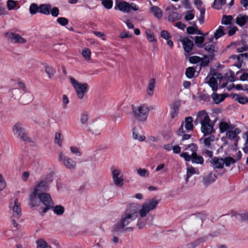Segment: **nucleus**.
Masks as SVG:
<instances>
[{"label": "nucleus", "mask_w": 248, "mask_h": 248, "mask_svg": "<svg viewBox=\"0 0 248 248\" xmlns=\"http://www.w3.org/2000/svg\"><path fill=\"white\" fill-rule=\"evenodd\" d=\"M158 202H144L142 205L137 202H131L127 207L124 213L122 216L120 222L117 223L118 228L123 231H132L131 227L125 228L131 221L139 216L145 217L152 210L155 209Z\"/></svg>", "instance_id": "f257e3e1"}, {"label": "nucleus", "mask_w": 248, "mask_h": 248, "mask_svg": "<svg viewBox=\"0 0 248 248\" xmlns=\"http://www.w3.org/2000/svg\"><path fill=\"white\" fill-rule=\"evenodd\" d=\"M194 123L196 124H201V130L204 136L210 135L215 132L214 128V124L211 123L208 113L204 110L198 112Z\"/></svg>", "instance_id": "f03ea898"}, {"label": "nucleus", "mask_w": 248, "mask_h": 248, "mask_svg": "<svg viewBox=\"0 0 248 248\" xmlns=\"http://www.w3.org/2000/svg\"><path fill=\"white\" fill-rule=\"evenodd\" d=\"M50 202H30L29 205L31 207H36L35 209L39 212L41 215H43L49 209L51 208V206L48 204ZM53 211L57 215H62L64 211V208L62 205H56L55 207H52Z\"/></svg>", "instance_id": "7ed1b4c3"}, {"label": "nucleus", "mask_w": 248, "mask_h": 248, "mask_svg": "<svg viewBox=\"0 0 248 248\" xmlns=\"http://www.w3.org/2000/svg\"><path fill=\"white\" fill-rule=\"evenodd\" d=\"M132 109L135 119L140 122L146 121L149 110L147 105L145 104L140 106L132 105Z\"/></svg>", "instance_id": "20e7f679"}, {"label": "nucleus", "mask_w": 248, "mask_h": 248, "mask_svg": "<svg viewBox=\"0 0 248 248\" xmlns=\"http://www.w3.org/2000/svg\"><path fill=\"white\" fill-rule=\"evenodd\" d=\"M49 189L48 182L46 180H41L39 181L33 190L29 195V198L31 202H34L36 200L38 193L45 192Z\"/></svg>", "instance_id": "39448f33"}, {"label": "nucleus", "mask_w": 248, "mask_h": 248, "mask_svg": "<svg viewBox=\"0 0 248 248\" xmlns=\"http://www.w3.org/2000/svg\"><path fill=\"white\" fill-rule=\"evenodd\" d=\"M12 131L14 135L21 141L25 142L31 141V139L28 136L21 123H17L15 124L13 126Z\"/></svg>", "instance_id": "423d86ee"}, {"label": "nucleus", "mask_w": 248, "mask_h": 248, "mask_svg": "<svg viewBox=\"0 0 248 248\" xmlns=\"http://www.w3.org/2000/svg\"><path fill=\"white\" fill-rule=\"evenodd\" d=\"M70 80L76 91L78 97L80 99H82L84 97V94L87 91L88 84L87 83H80L73 77L70 78Z\"/></svg>", "instance_id": "0eeeda50"}, {"label": "nucleus", "mask_w": 248, "mask_h": 248, "mask_svg": "<svg viewBox=\"0 0 248 248\" xmlns=\"http://www.w3.org/2000/svg\"><path fill=\"white\" fill-rule=\"evenodd\" d=\"M206 79H208L207 83L214 92L218 89L217 79L221 80L222 79V74L218 72H214L211 76H208Z\"/></svg>", "instance_id": "6e6552de"}, {"label": "nucleus", "mask_w": 248, "mask_h": 248, "mask_svg": "<svg viewBox=\"0 0 248 248\" xmlns=\"http://www.w3.org/2000/svg\"><path fill=\"white\" fill-rule=\"evenodd\" d=\"M112 176L115 185L118 187H122L124 185V179L121 174V171L119 169H115L113 170Z\"/></svg>", "instance_id": "1a4fd4ad"}, {"label": "nucleus", "mask_w": 248, "mask_h": 248, "mask_svg": "<svg viewBox=\"0 0 248 248\" xmlns=\"http://www.w3.org/2000/svg\"><path fill=\"white\" fill-rule=\"evenodd\" d=\"M59 160L62 161L64 166L68 169L75 168L76 162L70 157L64 155L62 152H60L59 155Z\"/></svg>", "instance_id": "9d476101"}, {"label": "nucleus", "mask_w": 248, "mask_h": 248, "mask_svg": "<svg viewBox=\"0 0 248 248\" xmlns=\"http://www.w3.org/2000/svg\"><path fill=\"white\" fill-rule=\"evenodd\" d=\"M5 36L7 37L11 42L14 43L25 44L26 43L27 40L23 38L21 35L17 33L14 32L5 33Z\"/></svg>", "instance_id": "9b49d317"}, {"label": "nucleus", "mask_w": 248, "mask_h": 248, "mask_svg": "<svg viewBox=\"0 0 248 248\" xmlns=\"http://www.w3.org/2000/svg\"><path fill=\"white\" fill-rule=\"evenodd\" d=\"M9 208L12 210V218L18 219L22 216L20 202H10Z\"/></svg>", "instance_id": "f8f14e48"}, {"label": "nucleus", "mask_w": 248, "mask_h": 248, "mask_svg": "<svg viewBox=\"0 0 248 248\" xmlns=\"http://www.w3.org/2000/svg\"><path fill=\"white\" fill-rule=\"evenodd\" d=\"M241 132L239 128H234L232 130H228L226 133V138L231 140L235 141V145L238 144L240 137L238 136Z\"/></svg>", "instance_id": "ddd939ff"}, {"label": "nucleus", "mask_w": 248, "mask_h": 248, "mask_svg": "<svg viewBox=\"0 0 248 248\" xmlns=\"http://www.w3.org/2000/svg\"><path fill=\"white\" fill-rule=\"evenodd\" d=\"M184 49L186 53H190L193 49V43L188 37H185L180 39Z\"/></svg>", "instance_id": "4468645a"}, {"label": "nucleus", "mask_w": 248, "mask_h": 248, "mask_svg": "<svg viewBox=\"0 0 248 248\" xmlns=\"http://www.w3.org/2000/svg\"><path fill=\"white\" fill-rule=\"evenodd\" d=\"M218 127L220 133H224L228 130H232L235 127V125L231 124L229 121L226 122L225 121H221L218 124Z\"/></svg>", "instance_id": "2eb2a0df"}, {"label": "nucleus", "mask_w": 248, "mask_h": 248, "mask_svg": "<svg viewBox=\"0 0 248 248\" xmlns=\"http://www.w3.org/2000/svg\"><path fill=\"white\" fill-rule=\"evenodd\" d=\"M211 163L214 168L222 169L224 166L223 159L217 157H213Z\"/></svg>", "instance_id": "dca6fc26"}, {"label": "nucleus", "mask_w": 248, "mask_h": 248, "mask_svg": "<svg viewBox=\"0 0 248 248\" xmlns=\"http://www.w3.org/2000/svg\"><path fill=\"white\" fill-rule=\"evenodd\" d=\"M116 5L119 10L124 13H129L130 12L129 3L126 1L117 2Z\"/></svg>", "instance_id": "f3484780"}, {"label": "nucleus", "mask_w": 248, "mask_h": 248, "mask_svg": "<svg viewBox=\"0 0 248 248\" xmlns=\"http://www.w3.org/2000/svg\"><path fill=\"white\" fill-rule=\"evenodd\" d=\"M51 6L49 4H42L39 6V13L46 15L50 14Z\"/></svg>", "instance_id": "a211bd4d"}, {"label": "nucleus", "mask_w": 248, "mask_h": 248, "mask_svg": "<svg viewBox=\"0 0 248 248\" xmlns=\"http://www.w3.org/2000/svg\"><path fill=\"white\" fill-rule=\"evenodd\" d=\"M150 10L155 17L158 19L161 18L162 16V11L159 7L156 6H153L150 8Z\"/></svg>", "instance_id": "6ab92c4d"}, {"label": "nucleus", "mask_w": 248, "mask_h": 248, "mask_svg": "<svg viewBox=\"0 0 248 248\" xmlns=\"http://www.w3.org/2000/svg\"><path fill=\"white\" fill-rule=\"evenodd\" d=\"M231 96L238 102L242 104H245L248 103V98L238 94L232 93Z\"/></svg>", "instance_id": "aec40b11"}, {"label": "nucleus", "mask_w": 248, "mask_h": 248, "mask_svg": "<svg viewBox=\"0 0 248 248\" xmlns=\"http://www.w3.org/2000/svg\"><path fill=\"white\" fill-rule=\"evenodd\" d=\"M37 197L40 202H52V198L50 195L46 192L38 193Z\"/></svg>", "instance_id": "412c9836"}, {"label": "nucleus", "mask_w": 248, "mask_h": 248, "mask_svg": "<svg viewBox=\"0 0 248 248\" xmlns=\"http://www.w3.org/2000/svg\"><path fill=\"white\" fill-rule=\"evenodd\" d=\"M155 79L154 78L150 79L147 90V93L150 96H152L154 94V90L155 87Z\"/></svg>", "instance_id": "4be33fe9"}, {"label": "nucleus", "mask_w": 248, "mask_h": 248, "mask_svg": "<svg viewBox=\"0 0 248 248\" xmlns=\"http://www.w3.org/2000/svg\"><path fill=\"white\" fill-rule=\"evenodd\" d=\"M248 20V16L246 15H239L236 18V23L240 26L244 25Z\"/></svg>", "instance_id": "5701e85b"}, {"label": "nucleus", "mask_w": 248, "mask_h": 248, "mask_svg": "<svg viewBox=\"0 0 248 248\" xmlns=\"http://www.w3.org/2000/svg\"><path fill=\"white\" fill-rule=\"evenodd\" d=\"M192 163L202 165L204 162L203 157L200 155H198L197 153L195 154H192Z\"/></svg>", "instance_id": "b1692460"}, {"label": "nucleus", "mask_w": 248, "mask_h": 248, "mask_svg": "<svg viewBox=\"0 0 248 248\" xmlns=\"http://www.w3.org/2000/svg\"><path fill=\"white\" fill-rule=\"evenodd\" d=\"M193 120L192 117L188 116L185 118V128L188 130L192 131L193 129Z\"/></svg>", "instance_id": "393cba45"}, {"label": "nucleus", "mask_w": 248, "mask_h": 248, "mask_svg": "<svg viewBox=\"0 0 248 248\" xmlns=\"http://www.w3.org/2000/svg\"><path fill=\"white\" fill-rule=\"evenodd\" d=\"M211 97L216 104H219L224 100L225 96L223 94H218L213 93L211 95Z\"/></svg>", "instance_id": "a878e982"}, {"label": "nucleus", "mask_w": 248, "mask_h": 248, "mask_svg": "<svg viewBox=\"0 0 248 248\" xmlns=\"http://www.w3.org/2000/svg\"><path fill=\"white\" fill-rule=\"evenodd\" d=\"M216 179L217 177L215 175H213L212 173H210L203 178V183L205 185H208L213 183Z\"/></svg>", "instance_id": "bb28decb"}, {"label": "nucleus", "mask_w": 248, "mask_h": 248, "mask_svg": "<svg viewBox=\"0 0 248 248\" xmlns=\"http://www.w3.org/2000/svg\"><path fill=\"white\" fill-rule=\"evenodd\" d=\"M37 248H52L43 239H39L36 241Z\"/></svg>", "instance_id": "cd10ccee"}, {"label": "nucleus", "mask_w": 248, "mask_h": 248, "mask_svg": "<svg viewBox=\"0 0 248 248\" xmlns=\"http://www.w3.org/2000/svg\"><path fill=\"white\" fill-rule=\"evenodd\" d=\"M233 17L232 16L223 15L221 19V24L226 25H230L232 24Z\"/></svg>", "instance_id": "c85d7f7f"}, {"label": "nucleus", "mask_w": 248, "mask_h": 248, "mask_svg": "<svg viewBox=\"0 0 248 248\" xmlns=\"http://www.w3.org/2000/svg\"><path fill=\"white\" fill-rule=\"evenodd\" d=\"M224 27L222 26H219L218 28L216 30L214 33V37L216 39H218L221 36L225 34L224 32Z\"/></svg>", "instance_id": "c756f323"}, {"label": "nucleus", "mask_w": 248, "mask_h": 248, "mask_svg": "<svg viewBox=\"0 0 248 248\" xmlns=\"http://www.w3.org/2000/svg\"><path fill=\"white\" fill-rule=\"evenodd\" d=\"M225 3V0H215L212 7L216 9L220 10Z\"/></svg>", "instance_id": "7c9ffc66"}, {"label": "nucleus", "mask_w": 248, "mask_h": 248, "mask_svg": "<svg viewBox=\"0 0 248 248\" xmlns=\"http://www.w3.org/2000/svg\"><path fill=\"white\" fill-rule=\"evenodd\" d=\"M235 218L241 221L248 220V212H246L242 214L236 213L234 215Z\"/></svg>", "instance_id": "2f4dec72"}, {"label": "nucleus", "mask_w": 248, "mask_h": 248, "mask_svg": "<svg viewBox=\"0 0 248 248\" xmlns=\"http://www.w3.org/2000/svg\"><path fill=\"white\" fill-rule=\"evenodd\" d=\"M204 41V38L203 36H195V43L196 46L200 48L203 47V43Z\"/></svg>", "instance_id": "473e14b6"}, {"label": "nucleus", "mask_w": 248, "mask_h": 248, "mask_svg": "<svg viewBox=\"0 0 248 248\" xmlns=\"http://www.w3.org/2000/svg\"><path fill=\"white\" fill-rule=\"evenodd\" d=\"M63 140V137L62 136V134L60 133H56L55 134V143L57 144L58 146L60 147H62V142Z\"/></svg>", "instance_id": "72a5a7b5"}, {"label": "nucleus", "mask_w": 248, "mask_h": 248, "mask_svg": "<svg viewBox=\"0 0 248 248\" xmlns=\"http://www.w3.org/2000/svg\"><path fill=\"white\" fill-rule=\"evenodd\" d=\"M133 137L134 139L139 140L140 141L144 140L145 139L144 136L139 135L138 131L136 129V128L135 127L133 128Z\"/></svg>", "instance_id": "f704fd0d"}, {"label": "nucleus", "mask_w": 248, "mask_h": 248, "mask_svg": "<svg viewBox=\"0 0 248 248\" xmlns=\"http://www.w3.org/2000/svg\"><path fill=\"white\" fill-rule=\"evenodd\" d=\"M45 71L48 75V78H51L55 74L56 70L52 67L46 65L45 66Z\"/></svg>", "instance_id": "c9c22d12"}, {"label": "nucleus", "mask_w": 248, "mask_h": 248, "mask_svg": "<svg viewBox=\"0 0 248 248\" xmlns=\"http://www.w3.org/2000/svg\"><path fill=\"white\" fill-rule=\"evenodd\" d=\"M204 49L210 54L209 57L212 59L214 56V52L216 51L215 46L212 44L208 45L205 46Z\"/></svg>", "instance_id": "e433bc0d"}, {"label": "nucleus", "mask_w": 248, "mask_h": 248, "mask_svg": "<svg viewBox=\"0 0 248 248\" xmlns=\"http://www.w3.org/2000/svg\"><path fill=\"white\" fill-rule=\"evenodd\" d=\"M195 73V68L192 67H189L186 68L185 74L188 78H191L194 77Z\"/></svg>", "instance_id": "4c0bfd02"}, {"label": "nucleus", "mask_w": 248, "mask_h": 248, "mask_svg": "<svg viewBox=\"0 0 248 248\" xmlns=\"http://www.w3.org/2000/svg\"><path fill=\"white\" fill-rule=\"evenodd\" d=\"M147 223V219L143 218V217H140L138 218L137 226L139 229H141L144 227Z\"/></svg>", "instance_id": "58836bf2"}, {"label": "nucleus", "mask_w": 248, "mask_h": 248, "mask_svg": "<svg viewBox=\"0 0 248 248\" xmlns=\"http://www.w3.org/2000/svg\"><path fill=\"white\" fill-rule=\"evenodd\" d=\"M215 140V136H211L210 137L205 138L203 140V143L205 148H209L211 145V142Z\"/></svg>", "instance_id": "ea45409f"}, {"label": "nucleus", "mask_w": 248, "mask_h": 248, "mask_svg": "<svg viewBox=\"0 0 248 248\" xmlns=\"http://www.w3.org/2000/svg\"><path fill=\"white\" fill-rule=\"evenodd\" d=\"M236 162V160L230 156L226 157L223 159L224 165L226 167H229L231 164H234Z\"/></svg>", "instance_id": "a19ab883"}, {"label": "nucleus", "mask_w": 248, "mask_h": 248, "mask_svg": "<svg viewBox=\"0 0 248 248\" xmlns=\"http://www.w3.org/2000/svg\"><path fill=\"white\" fill-rule=\"evenodd\" d=\"M82 55L86 60H90L91 59V52L89 48H85L83 49Z\"/></svg>", "instance_id": "79ce46f5"}, {"label": "nucleus", "mask_w": 248, "mask_h": 248, "mask_svg": "<svg viewBox=\"0 0 248 248\" xmlns=\"http://www.w3.org/2000/svg\"><path fill=\"white\" fill-rule=\"evenodd\" d=\"M190 149L192 154H195L197 153L198 150V147L197 145L195 143H191L187 146H186L185 148V150H187L188 149Z\"/></svg>", "instance_id": "37998d69"}, {"label": "nucleus", "mask_w": 248, "mask_h": 248, "mask_svg": "<svg viewBox=\"0 0 248 248\" xmlns=\"http://www.w3.org/2000/svg\"><path fill=\"white\" fill-rule=\"evenodd\" d=\"M138 174L141 177H148L149 176L148 171L145 169L139 168L137 170Z\"/></svg>", "instance_id": "c03bdc74"}, {"label": "nucleus", "mask_w": 248, "mask_h": 248, "mask_svg": "<svg viewBox=\"0 0 248 248\" xmlns=\"http://www.w3.org/2000/svg\"><path fill=\"white\" fill-rule=\"evenodd\" d=\"M102 4L105 8L110 9L112 7L113 1L112 0H103L102 1Z\"/></svg>", "instance_id": "a18cd8bd"}, {"label": "nucleus", "mask_w": 248, "mask_h": 248, "mask_svg": "<svg viewBox=\"0 0 248 248\" xmlns=\"http://www.w3.org/2000/svg\"><path fill=\"white\" fill-rule=\"evenodd\" d=\"M30 12L31 15L35 14L39 12V6L36 3H32L30 7Z\"/></svg>", "instance_id": "49530a36"}, {"label": "nucleus", "mask_w": 248, "mask_h": 248, "mask_svg": "<svg viewBox=\"0 0 248 248\" xmlns=\"http://www.w3.org/2000/svg\"><path fill=\"white\" fill-rule=\"evenodd\" d=\"M89 120V116L87 112H84L81 114L80 122L82 124H85Z\"/></svg>", "instance_id": "de8ad7c7"}, {"label": "nucleus", "mask_w": 248, "mask_h": 248, "mask_svg": "<svg viewBox=\"0 0 248 248\" xmlns=\"http://www.w3.org/2000/svg\"><path fill=\"white\" fill-rule=\"evenodd\" d=\"M180 18V16L177 12H173L169 16V19L170 21H174Z\"/></svg>", "instance_id": "09e8293b"}, {"label": "nucleus", "mask_w": 248, "mask_h": 248, "mask_svg": "<svg viewBox=\"0 0 248 248\" xmlns=\"http://www.w3.org/2000/svg\"><path fill=\"white\" fill-rule=\"evenodd\" d=\"M57 22L62 26H65L68 24L69 21L67 18L60 17L57 19Z\"/></svg>", "instance_id": "8fccbe9b"}, {"label": "nucleus", "mask_w": 248, "mask_h": 248, "mask_svg": "<svg viewBox=\"0 0 248 248\" xmlns=\"http://www.w3.org/2000/svg\"><path fill=\"white\" fill-rule=\"evenodd\" d=\"M195 173V169L192 167L187 169V174L186 178V182L188 181L189 178Z\"/></svg>", "instance_id": "3c124183"}, {"label": "nucleus", "mask_w": 248, "mask_h": 248, "mask_svg": "<svg viewBox=\"0 0 248 248\" xmlns=\"http://www.w3.org/2000/svg\"><path fill=\"white\" fill-rule=\"evenodd\" d=\"M194 10L188 11L186 12V14L185 16V19L186 21H189L193 19L194 18V14L193 13Z\"/></svg>", "instance_id": "603ef678"}, {"label": "nucleus", "mask_w": 248, "mask_h": 248, "mask_svg": "<svg viewBox=\"0 0 248 248\" xmlns=\"http://www.w3.org/2000/svg\"><path fill=\"white\" fill-rule=\"evenodd\" d=\"M200 61H201V58L197 56H191L189 58V61L191 63H197L200 62Z\"/></svg>", "instance_id": "864d4df0"}, {"label": "nucleus", "mask_w": 248, "mask_h": 248, "mask_svg": "<svg viewBox=\"0 0 248 248\" xmlns=\"http://www.w3.org/2000/svg\"><path fill=\"white\" fill-rule=\"evenodd\" d=\"M146 37L147 39L149 40L150 42H153L155 41V38L154 37V34L151 33V31L150 30L148 29L146 31Z\"/></svg>", "instance_id": "5fc2aeb1"}, {"label": "nucleus", "mask_w": 248, "mask_h": 248, "mask_svg": "<svg viewBox=\"0 0 248 248\" xmlns=\"http://www.w3.org/2000/svg\"><path fill=\"white\" fill-rule=\"evenodd\" d=\"M201 66L205 67L209 62V60L206 56H204V58H201V61L200 62Z\"/></svg>", "instance_id": "6e6d98bb"}, {"label": "nucleus", "mask_w": 248, "mask_h": 248, "mask_svg": "<svg viewBox=\"0 0 248 248\" xmlns=\"http://www.w3.org/2000/svg\"><path fill=\"white\" fill-rule=\"evenodd\" d=\"M204 14L205 9L203 8L200 9V16L199 18V21L201 24H202L204 23Z\"/></svg>", "instance_id": "4d7b16f0"}, {"label": "nucleus", "mask_w": 248, "mask_h": 248, "mask_svg": "<svg viewBox=\"0 0 248 248\" xmlns=\"http://www.w3.org/2000/svg\"><path fill=\"white\" fill-rule=\"evenodd\" d=\"M180 156L183 157L186 161L192 160V154L190 155L187 152H184L181 154Z\"/></svg>", "instance_id": "13d9d810"}, {"label": "nucleus", "mask_w": 248, "mask_h": 248, "mask_svg": "<svg viewBox=\"0 0 248 248\" xmlns=\"http://www.w3.org/2000/svg\"><path fill=\"white\" fill-rule=\"evenodd\" d=\"M199 98L201 100L204 102H209L210 100V97L207 93H201L199 96Z\"/></svg>", "instance_id": "bf43d9fd"}, {"label": "nucleus", "mask_w": 248, "mask_h": 248, "mask_svg": "<svg viewBox=\"0 0 248 248\" xmlns=\"http://www.w3.org/2000/svg\"><path fill=\"white\" fill-rule=\"evenodd\" d=\"M16 5V1H15L13 0H8L7 1V5L8 9L9 10H11L13 9L15 7Z\"/></svg>", "instance_id": "052dcab7"}, {"label": "nucleus", "mask_w": 248, "mask_h": 248, "mask_svg": "<svg viewBox=\"0 0 248 248\" xmlns=\"http://www.w3.org/2000/svg\"><path fill=\"white\" fill-rule=\"evenodd\" d=\"M50 13H51L53 16L57 17L59 15V10L56 7H54L52 8H51Z\"/></svg>", "instance_id": "680f3d73"}, {"label": "nucleus", "mask_w": 248, "mask_h": 248, "mask_svg": "<svg viewBox=\"0 0 248 248\" xmlns=\"http://www.w3.org/2000/svg\"><path fill=\"white\" fill-rule=\"evenodd\" d=\"M161 36L163 38L168 40L171 37V36L169 32L166 30H163L161 32Z\"/></svg>", "instance_id": "e2e57ef3"}, {"label": "nucleus", "mask_w": 248, "mask_h": 248, "mask_svg": "<svg viewBox=\"0 0 248 248\" xmlns=\"http://www.w3.org/2000/svg\"><path fill=\"white\" fill-rule=\"evenodd\" d=\"M202 154L203 155H204L206 156H208L210 158L212 157L213 155V152L211 151H209L207 149H202Z\"/></svg>", "instance_id": "0e129e2a"}, {"label": "nucleus", "mask_w": 248, "mask_h": 248, "mask_svg": "<svg viewBox=\"0 0 248 248\" xmlns=\"http://www.w3.org/2000/svg\"><path fill=\"white\" fill-rule=\"evenodd\" d=\"M70 151L72 153L76 154L77 155L80 156L81 153L79 150V149L76 146H71L70 147Z\"/></svg>", "instance_id": "69168bd1"}, {"label": "nucleus", "mask_w": 248, "mask_h": 248, "mask_svg": "<svg viewBox=\"0 0 248 248\" xmlns=\"http://www.w3.org/2000/svg\"><path fill=\"white\" fill-rule=\"evenodd\" d=\"M196 29H197V26L196 25L195 26H189L187 28L186 31L188 34H195V30Z\"/></svg>", "instance_id": "338daca9"}, {"label": "nucleus", "mask_w": 248, "mask_h": 248, "mask_svg": "<svg viewBox=\"0 0 248 248\" xmlns=\"http://www.w3.org/2000/svg\"><path fill=\"white\" fill-rule=\"evenodd\" d=\"M6 186V182L2 176H0V191L2 190Z\"/></svg>", "instance_id": "774afa93"}]
</instances>
